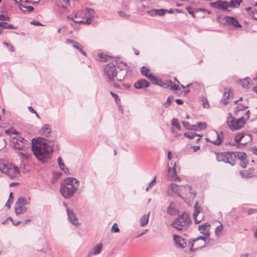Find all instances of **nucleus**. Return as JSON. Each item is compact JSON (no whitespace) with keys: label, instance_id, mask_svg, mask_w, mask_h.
Here are the masks:
<instances>
[{"label":"nucleus","instance_id":"09e8293b","mask_svg":"<svg viewBox=\"0 0 257 257\" xmlns=\"http://www.w3.org/2000/svg\"><path fill=\"white\" fill-rule=\"evenodd\" d=\"M169 173H170L173 178L175 177L176 175V171L175 166H174L171 170L170 168H169Z\"/></svg>","mask_w":257,"mask_h":257},{"label":"nucleus","instance_id":"9d476101","mask_svg":"<svg viewBox=\"0 0 257 257\" xmlns=\"http://www.w3.org/2000/svg\"><path fill=\"white\" fill-rule=\"evenodd\" d=\"M29 204V201L25 197H20L16 203L15 211L17 215L24 213L27 211L25 206Z\"/></svg>","mask_w":257,"mask_h":257},{"label":"nucleus","instance_id":"7c9ffc66","mask_svg":"<svg viewBox=\"0 0 257 257\" xmlns=\"http://www.w3.org/2000/svg\"><path fill=\"white\" fill-rule=\"evenodd\" d=\"M67 42L68 43H72L73 44V46L75 48H76L77 50H78L79 52L82 51L83 49V46L79 43L70 39H67Z\"/></svg>","mask_w":257,"mask_h":257},{"label":"nucleus","instance_id":"dca6fc26","mask_svg":"<svg viewBox=\"0 0 257 257\" xmlns=\"http://www.w3.org/2000/svg\"><path fill=\"white\" fill-rule=\"evenodd\" d=\"M150 70L145 66H143L141 68V73L146 77L150 79L152 83H156V77H155L152 73L149 74Z\"/></svg>","mask_w":257,"mask_h":257},{"label":"nucleus","instance_id":"8fccbe9b","mask_svg":"<svg viewBox=\"0 0 257 257\" xmlns=\"http://www.w3.org/2000/svg\"><path fill=\"white\" fill-rule=\"evenodd\" d=\"M110 93L111 95V96L113 97V98L114 99L116 103L118 104V101H120V99L119 98L118 95L112 92V91H110Z\"/></svg>","mask_w":257,"mask_h":257},{"label":"nucleus","instance_id":"39448f33","mask_svg":"<svg viewBox=\"0 0 257 257\" xmlns=\"http://www.w3.org/2000/svg\"><path fill=\"white\" fill-rule=\"evenodd\" d=\"M81 17L84 20H73L75 23L90 25L96 17L94 11L90 8H86L81 12Z\"/></svg>","mask_w":257,"mask_h":257},{"label":"nucleus","instance_id":"c85d7f7f","mask_svg":"<svg viewBox=\"0 0 257 257\" xmlns=\"http://www.w3.org/2000/svg\"><path fill=\"white\" fill-rule=\"evenodd\" d=\"M193 130L196 131L203 130L206 128L207 124L204 122H199L195 124H193Z\"/></svg>","mask_w":257,"mask_h":257},{"label":"nucleus","instance_id":"6e6d98bb","mask_svg":"<svg viewBox=\"0 0 257 257\" xmlns=\"http://www.w3.org/2000/svg\"><path fill=\"white\" fill-rule=\"evenodd\" d=\"M247 213L248 215L257 213V209L250 208L247 210Z\"/></svg>","mask_w":257,"mask_h":257},{"label":"nucleus","instance_id":"e433bc0d","mask_svg":"<svg viewBox=\"0 0 257 257\" xmlns=\"http://www.w3.org/2000/svg\"><path fill=\"white\" fill-rule=\"evenodd\" d=\"M126 74V71H123L122 69L120 70L118 72V76L117 77V80L121 81L124 80V77Z\"/></svg>","mask_w":257,"mask_h":257},{"label":"nucleus","instance_id":"864d4df0","mask_svg":"<svg viewBox=\"0 0 257 257\" xmlns=\"http://www.w3.org/2000/svg\"><path fill=\"white\" fill-rule=\"evenodd\" d=\"M18 154L19 156H21L23 159L28 158L30 156L28 153H25L21 152H18Z\"/></svg>","mask_w":257,"mask_h":257},{"label":"nucleus","instance_id":"f3484780","mask_svg":"<svg viewBox=\"0 0 257 257\" xmlns=\"http://www.w3.org/2000/svg\"><path fill=\"white\" fill-rule=\"evenodd\" d=\"M67 213L68 220L74 225L78 226L80 224L78 219L76 217L73 211L69 208H67Z\"/></svg>","mask_w":257,"mask_h":257},{"label":"nucleus","instance_id":"2eb2a0df","mask_svg":"<svg viewBox=\"0 0 257 257\" xmlns=\"http://www.w3.org/2000/svg\"><path fill=\"white\" fill-rule=\"evenodd\" d=\"M173 239L176 246L177 247L184 248L186 246L187 243L185 239L181 236L175 234L173 236Z\"/></svg>","mask_w":257,"mask_h":257},{"label":"nucleus","instance_id":"20e7f679","mask_svg":"<svg viewBox=\"0 0 257 257\" xmlns=\"http://www.w3.org/2000/svg\"><path fill=\"white\" fill-rule=\"evenodd\" d=\"M0 171L6 174L10 178L13 179L17 176L19 170L13 164H7L0 161Z\"/></svg>","mask_w":257,"mask_h":257},{"label":"nucleus","instance_id":"bf43d9fd","mask_svg":"<svg viewBox=\"0 0 257 257\" xmlns=\"http://www.w3.org/2000/svg\"><path fill=\"white\" fill-rule=\"evenodd\" d=\"M186 10L187 11L188 13L191 15H192V16L193 17H195V15L194 14V11L193 10V9L191 7H187L186 8Z\"/></svg>","mask_w":257,"mask_h":257},{"label":"nucleus","instance_id":"f8f14e48","mask_svg":"<svg viewBox=\"0 0 257 257\" xmlns=\"http://www.w3.org/2000/svg\"><path fill=\"white\" fill-rule=\"evenodd\" d=\"M180 192L181 194L185 195L186 197L190 200L194 199L196 195V192L192 189L191 186L188 185L180 186Z\"/></svg>","mask_w":257,"mask_h":257},{"label":"nucleus","instance_id":"58836bf2","mask_svg":"<svg viewBox=\"0 0 257 257\" xmlns=\"http://www.w3.org/2000/svg\"><path fill=\"white\" fill-rule=\"evenodd\" d=\"M171 124L173 126H175L179 130H181V125H180V123L177 119L174 118L172 120Z\"/></svg>","mask_w":257,"mask_h":257},{"label":"nucleus","instance_id":"052dcab7","mask_svg":"<svg viewBox=\"0 0 257 257\" xmlns=\"http://www.w3.org/2000/svg\"><path fill=\"white\" fill-rule=\"evenodd\" d=\"M203 107L205 108H207L209 107V104L208 101L207 100V99H206V98L203 99Z\"/></svg>","mask_w":257,"mask_h":257},{"label":"nucleus","instance_id":"a878e982","mask_svg":"<svg viewBox=\"0 0 257 257\" xmlns=\"http://www.w3.org/2000/svg\"><path fill=\"white\" fill-rule=\"evenodd\" d=\"M231 154H233V159L234 161L235 158H237V159L241 160L246 159V154L243 152H231Z\"/></svg>","mask_w":257,"mask_h":257},{"label":"nucleus","instance_id":"69168bd1","mask_svg":"<svg viewBox=\"0 0 257 257\" xmlns=\"http://www.w3.org/2000/svg\"><path fill=\"white\" fill-rule=\"evenodd\" d=\"M13 202V200L11 201L10 200V199H9L8 201H7V202L6 203V205L5 206L9 208H10L11 207V204Z\"/></svg>","mask_w":257,"mask_h":257},{"label":"nucleus","instance_id":"ea45409f","mask_svg":"<svg viewBox=\"0 0 257 257\" xmlns=\"http://www.w3.org/2000/svg\"><path fill=\"white\" fill-rule=\"evenodd\" d=\"M244 134L243 133H238L234 138V141L236 143H239L244 137Z\"/></svg>","mask_w":257,"mask_h":257},{"label":"nucleus","instance_id":"6e6552de","mask_svg":"<svg viewBox=\"0 0 257 257\" xmlns=\"http://www.w3.org/2000/svg\"><path fill=\"white\" fill-rule=\"evenodd\" d=\"M11 143L15 149L26 151L29 148V142L21 137H14L12 139Z\"/></svg>","mask_w":257,"mask_h":257},{"label":"nucleus","instance_id":"5701e85b","mask_svg":"<svg viewBox=\"0 0 257 257\" xmlns=\"http://www.w3.org/2000/svg\"><path fill=\"white\" fill-rule=\"evenodd\" d=\"M177 212L175 204L173 202H171L169 206L167 208V213L170 215H175L177 213Z\"/></svg>","mask_w":257,"mask_h":257},{"label":"nucleus","instance_id":"4468645a","mask_svg":"<svg viewBox=\"0 0 257 257\" xmlns=\"http://www.w3.org/2000/svg\"><path fill=\"white\" fill-rule=\"evenodd\" d=\"M168 193L171 195H177L180 197L181 196V192H180V186H178L175 183H171L168 187Z\"/></svg>","mask_w":257,"mask_h":257},{"label":"nucleus","instance_id":"423d86ee","mask_svg":"<svg viewBox=\"0 0 257 257\" xmlns=\"http://www.w3.org/2000/svg\"><path fill=\"white\" fill-rule=\"evenodd\" d=\"M229 117L228 118L226 122L231 131L238 130L243 127L245 123V120L243 116L235 119L231 116L230 113H229Z\"/></svg>","mask_w":257,"mask_h":257},{"label":"nucleus","instance_id":"e2e57ef3","mask_svg":"<svg viewBox=\"0 0 257 257\" xmlns=\"http://www.w3.org/2000/svg\"><path fill=\"white\" fill-rule=\"evenodd\" d=\"M31 24L35 26H42L40 22L36 20L32 21L31 22Z\"/></svg>","mask_w":257,"mask_h":257},{"label":"nucleus","instance_id":"680f3d73","mask_svg":"<svg viewBox=\"0 0 257 257\" xmlns=\"http://www.w3.org/2000/svg\"><path fill=\"white\" fill-rule=\"evenodd\" d=\"M40 1L41 0H39L37 2H33V1H31L26 0L25 1V3H28V4H32L34 5H37L40 2Z\"/></svg>","mask_w":257,"mask_h":257},{"label":"nucleus","instance_id":"393cba45","mask_svg":"<svg viewBox=\"0 0 257 257\" xmlns=\"http://www.w3.org/2000/svg\"><path fill=\"white\" fill-rule=\"evenodd\" d=\"M40 133L42 135L45 136L46 137L50 136V134L51 133V128L50 127V125L48 124H44L40 131Z\"/></svg>","mask_w":257,"mask_h":257},{"label":"nucleus","instance_id":"774afa93","mask_svg":"<svg viewBox=\"0 0 257 257\" xmlns=\"http://www.w3.org/2000/svg\"><path fill=\"white\" fill-rule=\"evenodd\" d=\"M28 108L31 112L33 113H36V111L33 109V108L32 106H29L28 107Z\"/></svg>","mask_w":257,"mask_h":257},{"label":"nucleus","instance_id":"603ef678","mask_svg":"<svg viewBox=\"0 0 257 257\" xmlns=\"http://www.w3.org/2000/svg\"><path fill=\"white\" fill-rule=\"evenodd\" d=\"M248 161L246 159L240 161V166L242 168H245L247 166Z\"/></svg>","mask_w":257,"mask_h":257},{"label":"nucleus","instance_id":"bb28decb","mask_svg":"<svg viewBox=\"0 0 257 257\" xmlns=\"http://www.w3.org/2000/svg\"><path fill=\"white\" fill-rule=\"evenodd\" d=\"M19 7L20 9L24 13H31L34 9V8L32 6H24L23 4L19 5Z\"/></svg>","mask_w":257,"mask_h":257},{"label":"nucleus","instance_id":"0e129e2a","mask_svg":"<svg viewBox=\"0 0 257 257\" xmlns=\"http://www.w3.org/2000/svg\"><path fill=\"white\" fill-rule=\"evenodd\" d=\"M81 17V16H79V13H76V14L75 15V16H74V17H72V18H71L70 16H68V17H67V19H70V20H73H73H74L73 19V18H77L78 17Z\"/></svg>","mask_w":257,"mask_h":257},{"label":"nucleus","instance_id":"a18cd8bd","mask_svg":"<svg viewBox=\"0 0 257 257\" xmlns=\"http://www.w3.org/2000/svg\"><path fill=\"white\" fill-rule=\"evenodd\" d=\"M156 182V177H155L152 181L149 184L148 186L146 189V191H148L150 188H151L155 184Z\"/></svg>","mask_w":257,"mask_h":257},{"label":"nucleus","instance_id":"a19ab883","mask_svg":"<svg viewBox=\"0 0 257 257\" xmlns=\"http://www.w3.org/2000/svg\"><path fill=\"white\" fill-rule=\"evenodd\" d=\"M249 77H246L243 80H241L240 84L242 86L243 88H247L249 85V81L248 80Z\"/></svg>","mask_w":257,"mask_h":257},{"label":"nucleus","instance_id":"6ab92c4d","mask_svg":"<svg viewBox=\"0 0 257 257\" xmlns=\"http://www.w3.org/2000/svg\"><path fill=\"white\" fill-rule=\"evenodd\" d=\"M194 209L193 217L194 221L196 224H198L201 221V219H198V216L199 214L202 212V208L200 205H199L198 201L195 203Z\"/></svg>","mask_w":257,"mask_h":257},{"label":"nucleus","instance_id":"338daca9","mask_svg":"<svg viewBox=\"0 0 257 257\" xmlns=\"http://www.w3.org/2000/svg\"><path fill=\"white\" fill-rule=\"evenodd\" d=\"M175 101L178 105H181L183 103V101L182 100L180 99H177L175 100Z\"/></svg>","mask_w":257,"mask_h":257},{"label":"nucleus","instance_id":"3c124183","mask_svg":"<svg viewBox=\"0 0 257 257\" xmlns=\"http://www.w3.org/2000/svg\"><path fill=\"white\" fill-rule=\"evenodd\" d=\"M111 231L117 233L119 231V229L116 223L113 224L111 227Z\"/></svg>","mask_w":257,"mask_h":257},{"label":"nucleus","instance_id":"13d9d810","mask_svg":"<svg viewBox=\"0 0 257 257\" xmlns=\"http://www.w3.org/2000/svg\"><path fill=\"white\" fill-rule=\"evenodd\" d=\"M170 88L173 90H180L179 86L175 84H173V83H172V84H171Z\"/></svg>","mask_w":257,"mask_h":257},{"label":"nucleus","instance_id":"72a5a7b5","mask_svg":"<svg viewBox=\"0 0 257 257\" xmlns=\"http://www.w3.org/2000/svg\"><path fill=\"white\" fill-rule=\"evenodd\" d=\"M0 27L3 29H15L16 28L12 24H9L6 22H0Z\"/></svg>","mask_w":257,"mask_h":257},{"label":"nucleus","instance_id":"37998d69","mask_svg":"<svg viewBox=\"0 0 257 257\" xmlns=\"http://www.w3.org/2000/svg\"><path fill=\"white\" fill-rule=\"evenodd\" d=\"M182 123H183L184 126L185 128H186L187 130H193V128H194L193 125H191L188 122L183 121Z\"/></svg>","mask_w":257,"mask_h":257},{"label":"nucleus","instance_id":"4d7b16f0","mask_svg":"<svg viewBox=\"0 0 257 257\" xmlns=\"http://www.w3.org/2000/svg\"><path fill=\"white\" fill-rule=\"evenodd\" d=\"M10 19V17L3 15V14H0V20L2 21H9Z\"/></svg>","mask_w":257,"mask_h":257},{"label":"nucleus","instance_id":"f704fd0d","mask_svg":"<svg viewBox=\"0 0 257 257\" xmlns=\"http://www.w3.org/2000/svg\"><path fill=\"white\" fill-rule=\"evenodd\" d=\"M58 162L60 169L62 171H63L65 173L68 171V168L65 167V165L63 162V160L61 157H59L58 158Z\"/></svg>","mask_w":257,"mask_h":257},{"label":"nucleus","instance_id":"49530a36","mask_svg":"<svg viewBox=\"0 0 257 257\" xmlns=\"http://www.w3.org/2000/svg\"><path fill=\"white\" fill-rule=\"evenodd\" d=\"M222 228L223 227L222 224H220V225H218L216 227L215 232L216 236H218L220 235V233H221Z\"/></svg>","mask_w":257,"mask_h":257},{"label":"nucleus","instance_id":"1a4fd4ad","mask_svg":"<svg viewBox=\"0 0 257 257\" xmlns=\"http://www.w3.org/2000/svg\"><path fill=\"white\" fill-rule=\"evenodd\" d=\"M118 62L115 61L114 63H109L106 64L104 68V72L107 75L110 81L113 80L114 77H117V71L116 67H118Z\"/></svg>","mask_w":257,"mask_h":257},{"label":"nucleus","instance_id":"79ce46f5","mask_svg":"<svg viewBox=\"0 0 257 257\" xmlns=\"http://www.w3.org/2000/svg\"><path fill=\"white\" fill-rule=\"evenodd\" d=\"M173 98L172 96H169L168 97L167 101L163 104V105L165 107H168L171 104V100Z\"/></svg>","mask_w":257,"mask_h":257},{"label":"nucleus","instance_id":"f257e3e1","mask_svg":"<svg viewBox=\"0 0 257 257\" xmlns=\"http://www.w3.org/2000/svg\"><path fill=\"white\" fill-rule=\"evenodd\" d=\"M53 146V142L39 138L32 140L31 150L39 160L45 163L52 155L54 150Z\"/></svg>","mask_w":257,"mask_h":257},{"label":"nucleus","instance_id":"412c9836","mask_svg":"<svg viewBox=\"0 0 257 257\" xmlns=\"http://www.w3.org/2000/svg\"><path fill=\"white\" fill-rule=\"evenodd\" d=\"M226 22L229 25L233 26L236 28H241L242 26L235 18L232 17H226Z\"/></svg>","mask_w":257,"mask_h":257},{"label":"nucleus","instance_id":"4c0bfd02","mask_svg":"<svg viewBox=\"0 0 257 257\" xmlns=\"http://www.w3.org/2000/svg\"><path fill=\"white\" fill-rule=\"evenodd\" d=\"M184 137L190 139H193L196 136L199 137V135H197V134L190 132L184 133Z\"/></svg>","mask_w":257,"mask_h":257},{"label":"nucleus","instance_id":"ddd939ff","mask_svg":"<svg viewBox=\"0 0 257 257\" xmlns=\"http://www.w3.org/2000/svg\"><path fill=\"white\" fill-rule=\"evenodd\" d=\"M211 7L222 10L223 11L230 12V10H228L229 7V4L226 1H222L221 0L217 1L215 2H212L210 4Z\"/></svg>","mask_w":257,"mask_h":257},{"label":"nucleus","instance_id":"c9c22d12","mask_svg":"<svg viewBox=\"0 0 257 257\" xmlns=\"http://www.w3.org/2000/svg\"><path fill=\"white\" fill-rule=\"evenodd\" d=\"M248 108L247 106L244 105L242 104L238 103L237 106H236V108L234 110V114L235 115L237 114L238 112L242 110H243L245 108Z\"/></svg>","mask_w":257,"mask_h":257},{"label":"nucleus","instance_id":"c756f323","mask_svg":"<svg viewBox=\"0 0 257 257\" xmlns=\"http://www.w3.org/2000/svg\"><path fill=\"white\" fill-rule=\"evenodd\" d=\"M150 214V212H149L147 214H145L143 216L141 217V218H140V220L141 226H142V227L145 226L148 223Z\"/></svg>","mask_w":257,"mask_h":257},{"label":"nucleus","instance_id":"a211bd4d","mask_svg":"<svg viewBox=\"0 0 257 257\" xmlns=\"http://www.w3.org/2000/svg\"><path fill=\"white\" fill-rule=\"evenodd\" d=\"M150 83L145 79L138 80L134 84V87L137 89H144L150 86Z\"/></svg>","mask_w":257,"mask_h":257},{"label":"nucleus","instance_id":"7ed1b4c3","mask_svg":"<svg viewBox=\"0 0 257 257\" xmlns=\"http://www.w3.org/2000/svg\"><path fill=\"white\" fill-rule=\"evenodd\" d=\"M192 224V221L186 212H184L174 220L171 225L179 231H185L188 229Z\"/></svg>","mask_w":257,"mask_h":257},{"label":"nucleus","instance_id":"0eeeda50","mask_svg":"<svg viewBox=\"0 0 257 257\" xmlns=\"http://www.w3.org/2000/svg\"><path fill=\"white\" fill-rule=\"evenodd\" d=\"M207 239V237L202 236H199L195 239H190L189 241L190 250L193 251L205 247Z\"/></svg>","mask_w":257,"mask_h":257},{"label":"nucleus","instance_id":"aec40b11","mask_svg":"<svg viewBox=\"0 0 257 257\" xmlns=\"http://www.w3.org/2000/svg\"><path fill=\"white\" fill-rule=\"evenodd\" d=\"M210 224L208 223H203L198 226V230L200 233L204 235L209 236L210 235Z\"/></svg>","mask_w":257,"mask_h":257},{"label":"nucleus","instance_id":"c03bdc74","mask_svg":"<svg viewBox=\"0 0 257 257\" xmlns=\"http://www.w3.org/2000/svg\"><path fill=\"white\" fill-rule=\"evenodd\" d=\"M118 14L119 15V17H121L123 19H128L130 17V15L126 14L125 13L123 12V11H118L117 12Z\"/></svg>","mask_w":257,"mask_h":257},{"label":"nucleus","instance_id":"f03ea898","mask_svg":"<svg viewBox=\"0 0 257 257\" xmlns=\"http://www.w3.org/2000/svg\"><path fill=\"white\" fill-rule=\"evenodd\" d=\"M79 186L78 180L72 177L67 178L62 182L60 191L65 199H69L73 196L78 189Z\"/></svg>","mask_w":257,"mask_h":257},{"label":"nucleus","instance_id":"4be33fe9","mask_svg":"<svg viewBox=\"0 0 257 257\" xmlns=\"http://www.w3.org/2000/svg\"><path fill=\"white\" fill-rule=\"evenodd\" d=\"M213 135H214V136H216L217 137V139L215 140H209V139L207 138L206 139L207 141L211 142L212 144H213L215 145H220L222 141L220 135L218 134V133L217 132L214 131L213 132Z\"/></svg>","mask_w":257,"mask_h":257},{"label":"nucleus","instance_id":"b1692460","mask_svg":"<svg viewBox=\"0 0 257 257\" xmlns=\"http://www.w3.org/2000/svg\"><path fill=\"white\" fill-rule=\"evenodd\" d=\"M156 83H153L154 84L157 85L162 86L164 88H170L171 84L172 83V81L171 80L167 81L166 82H163L161 79H159L156 77Z\"/></svg>","mask_w":257,"mask_h":257},{"label":"nucleus","instance_id":"9b49d317","mask_svg":"<svg viewBox=\"0 0 257 257\" xmlns=\"http://www.w3.org/2000/svg\"><path fill=\"white\" fill-rule=\"evenodd\" d=\"M216 159L218 162H223L229 164L231 166L235 164L233 159V154L231 152H223L216 153Z\"/></svg>","mask_w":257,"mask_h":257},{"label":"nucleus","instance_id":"cd10ccee","mask_svg":"<svg viewBox=\"0 0 257 257\" xmlns=\"http://www.w3.org/2000/svg\"><path fill=\"white\" fill-rule=\"evenodd\" d=\"M230 92L231 90L229 88H226L225 89L223 98L221 99L222 102L225 105L228 103L227 99H229L230 97Z\"/></svg>","mask_w":257,"mask_h":257},{"label":"nucleus","instance_id":"de8ad7c7","mask_svg":"<svg viewBox=\"0 0 257 257\" xmlns=\"http://www.w3.org/2000/svg\"><path fill=\"white\" fill-rule=\"evenodd\" d=\"M158 9H153L147 12V13L150 15L151 17H154L157 15Z\"/></svg>","mask_w":257,"mask_h":257},{"label":"nucleus","instance_id":"2f4dec72","mask_svg":"<svg viewBox=\"0 0 257 257\" xmlns=\"http://www.w3.org/2000/svg\"><path fill=\"white\" fill-rule=\"evenodd\" d=\"M103 248V244L101 243H99V244L96 245L93 248L92 252L93 254L95 255H97L99 254Z\"/></svg>","mask_w":257,"mask_h":257},{"label":"nucleus","instance_id":"473e14b6","mask_svg":"<svg viewBox=\"0 0 257 257\" xmlns=\"http://www.w3.org/2000/svg\"><path fill=\"white\" fill-rule=\"evenodd\" d=\"M230 2L228 3L229 7L231 8H238L242 2V0H230Z\"/></svg>","mask_w":257,"mask_h":257},{"label":"nucleus","instance_id":"5fc2aeb1","mask_svg":"<svg viewBox=\"0 0 257 257\" xmlns=\"http://www.w3.org/2000/svg\"><path fill=\"white\" fill-rule=\"evenodd\" d=\"M158 11L157 15L161 16H164L167 12V10L165 9H158Z\"/></svg>","mask_w":257,"mask_h":257}]
</instances>
